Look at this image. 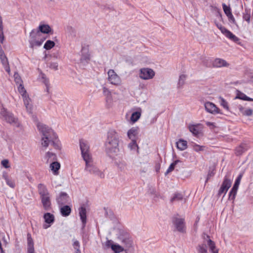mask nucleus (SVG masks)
<instances>
[{
	"instance_id": "6e6d98bb",
	"label": "nucleus",
	"mask_w": 253,
	"mask_h": 253,
	"mask_svg": "<svg viewBox=\"0 0 253 253\" xmlns=\"http://www.w3.org/2000/svg\"><path fill=\"white\" fill-rule=\"evenodd\" d=\"M206 124L207 125V126H214L213 123L210 122H207L206 123Z\"/></svg>"
},
{
	"instance_id": "cd10ccee",
	"label": "nucleus",
	"mask_w": 253,
	"mask_h": 253,
	"mask_svg": "<svg viewBox=\"0 0 253 253\" xmlns=\"http://www.w3.org/2000/svg\"><path fill=\"white\" fill-rule=\"evenodd\" d=\"M34 241L30 234L27 235V252L28 253H35Z\"/></svg>"
},
{
	"instance_id": "393cba45",
	"label": "nucleus",
	"mask_w": 253,
	"mask_h": 253,
	"mask_svg": "<svg viewBox=\"0 0 253 253\" xmlns=\"http://www.w3.org/2000/svg\"><path fill=\"white\" fill-rule=\"evenodd\" d=\"M114 164L118 169L121 171H126L127 170V166L126 162L123 160H114Z\"/></svg>"
},
{
	"instance_id": "7c9ffc66",
	"label": "nucleus",
	"mask_w": 253,
	"mask_h": 253,
	"mask_svg": "<svg viewBox=\"0 0 253 253\" xmlns=\"http://www.w3.org/2000/svg\"><path fill=\"white\" fill-rule=\"evenodd\" d=\"M238 109L241 113L246 116H250L253 113V110L250 108H246L241 105L238 106Z\"/></svg>"
},
{
	"instance_id": "72a5a7b5",
	"label": "nucleus",
	"mask_w": 253,
	"mask_h": 253,
	"mask_svg": "<svg viewBox=\"0 0 253 253\" xmlns=\"http://www.w3.org/2000/svg\"><path fill=\"white\" fill-rule=\"evenodd\" d=\"M176 147L180 151H183L187 148V142L186 140L180 139L176 142Z\"/></svg>"
},
{
	"instance_id": "a211bd4d",
	"label": "nucleus",
	"mask_w": 253,
	"mask_h": 253,
	"mask_svg": "<svg viewBox=\"0 0 253 253\" xmlns=\"http://www.w3.org/2000/svg\"><path fill=\"white\" fill-rule=\"evenodd\" d=\"M56 202L59 205L69 204L71 202V199L65 192H60L56 198Z\"/></svg>"
},
{
	"instance_id": "2eb2a0df",
	"label": "nucleus",
	"mask_w": 253,
	"mask_h": 253,
	"mask_svg": "<svg viewBox=\"0 0 253 253\" xmlns=\"http://www.w3.org/2000/svg\"><path fill=\"white\" fill-rule=\"evenodd\" d=\"M217 27L220 30L221 32L228 39L234 42H238L239 39L235 35L232 33L230 31L227 30L224 27L222 26L221 24H217Z\"/></svg>"
},
{
	"instance_id": "aec40b11",
	"label": "nucleus",
	"mask_w": 253,
	"mask_h": 253,
	"mask_svg": "<svg viewBox=\"0 0 253 253\" xmlns=\"http://www.w3.org/2000/svg\"><path fill=\"white\" fill-rule=\"evenodd\" d=\"M189 131L195 136L200 135L203 130V126L200 124H190L188 126Z\"/></svg>"
},
{
	"instance_id": "6e6552de",
	"label": "nucleus",
	"mask_w": 253,
	"mask_h": 253,
	"mask_svg": "<svg viewBox=\"0 0 253 253\" xmlns=\"http://www.w3.org/2000/svg\"><path fill=\"white\" fill-rule=\"evenodd\" d=\"M84 161L85 163L84 167L85 171L100 178H103L104 177L105 174L104 172L94 165L92 158Z\"/></svg>"
},
{
	"instance_id": "2f4dec72",
	"label": "nucleus",
	"mask_w": 253,
	"mask_h": 253,
	"mask_svg": "<svg viewBox=\"0 0 253 253\" xmlns=\"http://www.w3.org/2000/svg\"><path fill=\"white\" fill-rule=\"evenodd\" d=\"M223 9L225 14L228 17L230 20H234V16L232 14L231 8L229 6L226 5L225 3L222 4Z\"/></svg>"
},
{
	"instance_id": "bb28decb",
	"label": "nucleus",
	"mask_w": 253,
	"mask_h": 253,
	"mask_svg": "<svg viewBox=\"0 0 253 253\" xmlns=\"http://www.w3.org/2000/svg\"><path fill=\"white\" fill-rule=\"evenodd\" d=\"M103 94L105 97L106 103L110 105L112 102V95L111 91L106 87L103 88Z\"/></svg>"
},
{
	"instance_id": "f257e3e1",
	"label": "nucleus",
	"mask_w": 253,
	"mask_h": 253,
	"mask_svg": "<svg viewBox=\"0 0 253 253\" xmlns=\"http://www.w3.org/2000/svg\"><path fill=\"white\" fill-rule=\"evenodd\" d=\"M117 238L122 245L111 240H107L105 243L106 248L111 249L115 253H120L124 251L131 253L134 251L133 242L127 232L120 230Z\"/></svg>"
},
{
	"instance_id": "473e14b6",
	"label": "nucleus",
	"mask_w": 253,
	"mask_h": 253,
	"mask_svg": "<svg viewBox=\"0 0 253 253\" xmlns=\"http://www.w3.org/2000/svg\"><path fill=\"white\" fill-rule=\"evenodd\" d=\"M235 99H239L241 100L249 101H253V99L247 96L244 93L237 90Z\"/></svg>"
},
{
	"instance_id": "58836bf2",
	"label": "nucleus",
	"mask_w": 253,
	"mask_h": 253,
	"mask_svg": "<svg viewBox=\"0 0 253 253\" xmlns=\"http://www.w3.org/2000/svg\"><path fill=\"white\" fill-rule=\"evenodd\" d=\"M192 147L193 149L197 152L204 151L205 150L206 148L205 146L199 145L196 143H192Z\"/></svg>"
},
{
	"instance_id": "de8ad7c7",
	"label": "nucleus",
	"mask_w": 253,
	"mask_h": 253,
	"mask_svg": "<svg viewBox=\"0 0 253 253\" xmlns=\"http://www.w3.org/2000/svg\"><path fill=\"white\" fill-rule=\"evenodd\" d=\"M1 165L3 168L9 169L11 167L9 161L7 159H4L1 161Z\"/></svg>"
},
{
	"instance_id": "f704fd0d",
	"label": "nucleus",
	"mask_w": 253,
	"mask_h": 253,
	"mask_svg": "<svg viewBox=\"0 0 253 253\" xmlns=\"http://www.w3.org/2000/svg\"><path fill=\"white\" fill-rule=\"evenodd\" d=\"M57 157L55 153L48 151L45 155L44 159L47 162L54 161L56 160Z\"/></svg>"
},
{
	"instance_id": "c85d7f7f",
	"label": "nucleus",
	"mask_w": 253,
	"mask_h": 253,
	"mask_svg": "<svg viewBox=\"0 0 253 253\" xmlns=\"http://www.w3.org/2000/svg\"><path fill=\"white\" fill-rule=\"evenodd\" d=\"M79 215L84 226L86 222V211L84 207H82L79 209Z\"/></svg>"
},
{
	"instance_id": "c9c22d12",
	"label": "nucleus",
	"mask_w": 253,
	"mask_h": 253,
	"mask_svg": "<svg viewBox=\"0 0 253 253\" xmlns=\"http://www.w3.org/2000/svg\"><path fill=\"white\" fill-rule=\"evenodd\" d=\"M60 211L62 216H67L70 214L71 209L69 206H64L61 207Z\"/></svg>"
},
{
	"instance_id": "4468645a",
	"label": "nucleus",
	"mask_w": 253,
	"mask_h": 253,
	"mask_svg": "<svg viewBox=\"0 0 253 253\" xmlns=\"http://www.w3.org/2000/svg\"><path fill=\"white\" fill-rule=\"evenodd\" d=\"M172 223L175 229L180 232H184L186 230L184 220L183 218L174 217L172 220Z\"/></svg>"
},
{
	"instance_id": "052dcab7",
	"label": "nucleus",
	"mask_w": 253,
	"mask_h": 253,
	"mask_svg": "<svg viewBox=\"0 0 253 253\" xmlns=\"http://www.w3.org/2000/svg\"><path fill=\"white\" fill-rule=\"evenodd\" d=\"M3 241L5 243V244H7V243L6 241L4 239H3Z\"/></svg>"
},
{
	"instance_id": "20e7f679",
	"label": "nucleus",
	"mask_w": 253,
	"mask_h": 253,
	"mask_svg": "<svg viewBox=\"0 0 253 253\" xmlns=\"http://www.w3.org/2000/svg\"><path fill=\"white\" fill-rule=\"evenodd\" d=\"M37 126L42 134L41 145L42 147L47 148L52 138H55V132L51 128L43 124H39Z\"/></svg>"
},
{
	"instance_id": "7ed1b4c3",
	"label": "nucleus",
	"mask_w": 253,
	"mask_h": 253,
	"mask_svg": "<svg viewBox=\"0 0 253 253\" xmlns=\"http://www.w3.org/2000/svg\"><path fill=\"white\" fill-rule=\"evenodd\" d=\"M14 78L16 84L18 85V92L22 96L26 110L29 114H31L33 108L32 100L22 84V81L21 77L17 73H15L14 75Z\"/></svg>"
},
{
	"instance_id": "13d9d810",
	"label": "nucleus",
	"mask_w": 253,
	"mask_h": 253,
	"mask_svg": "<svg viewBox=\"0 0 253 253\" xmlns=\"http://www.w3.org/2000/svg\"><path fill=\"white\" fill-rule=\"evenodd\" d=\"M245 19L246 20V21H247L248 23L250 22V17L249 16H245Z\"/></svg>"
},
{
	"instance_id": "b1692460",
	"label": "nucleus",
	"mask_w": 253,
	"mask_h": 253,
	"mask_svg": "<svg viewBox=\"0 0 253 253\" xmlns=\"http://www.w3.org/2000/svg\"><path fill=\"white\" fill-rule=\"evenodd\" d=\"M35 31H38L39 33L42 34H49L51 31V27L46 24L41 23L37 29H34Z\"/></svg>"
},
{
	"instance_id": "a18cd8bd",
	"label": "nucleus",
	"mask_w": 253,
	"mask_h": 253,
	"mask_svg": "<svg viewBox=\"0 0 253 253\" xmlns=\"http://www.w3.org/2000/svg\"><path fill=\"white\" fill-rule=\"evenodd\" d=\"M6 184L10 188H14L15 186V180L11 177H9L5 180Z\"/></svg>"
},
{
	"instance_id": "09e8293b",
	"label": "nucleus",
	"mask_w": 253,
	"mask_h": 253,
	"mask_svg": "<svg viewBox=\"0 0 253 253\" xmlns=\"http://www.w3.org/2000/svg\"><path fill=\"white\" fill-rule=\"evenodd\" d=\"M183 198L182 195L179 193L174 194L173 197L171 199V201H174L176 200H182Z\"/></svg>"
},
{
	"instance_id": "bf43d9fd",
	"label": "nucleus",
	"mask_w": 253,
	"mask_h": 253,
	"mask_svg": "<svg viewBox=\"0 0 253 253\" xmlns=\"http://www.w3.org/2000/svg\"><path fill=\"white\" fill-rule=\"evenodd\" d=\"M89 56H88V55H87V56L86 57L85 59L88 60V59H89Z\"/></svg>"
},
{
	"instance_id": "e433bc0d",
	"label": "nucleus",
	"mask_w": 253,
	"mask_h": 253,
	"mask_svg": "<svg viewBox=\"0 0 253 253\" xmlns=\"http://www.w3.org/2000/svg\"><path fill=\"white\" fill-rule=\"evenodd\" d=\"M131 141L128 144V148L133 152L137 153L138 151V146L136 143V140Z\"/></svg>"
},
{
	"instance_id": "dca6fc26",
	"label": "nucleus",
	"mask_w": 253,
	"mask_h": 253,
	"mask_svg": "<svg viewBox=\"0 0 253 253\" xmlns=\"http://www.w3.org/2000/svg\"><path fill=\"white\" fill-rule=\"evenodd\" d=\"M205 108L206 111L210 114H221V111L214 103L208 101L205 103Z\"/></svg>"
},
{
	"instance_id": "39448f33",
	"label": "nucleus",
	"mask_w": 253,
	"mask_h": 253,
	"mask_svg": "<svg viewBox=\"0 0 253 253\" xmlns=\"http://www.w3.org/2000/svg\"><path fill=\"white\" fill-rule=\"evenodd\" d=\"M203 239V243L199 244L196 248L198 253H208L207 246L211 253H218V249L215 243L210 239L209 236L205 235Z\"/></svg>"
},
{
	"instance_id": "f03ea898",
	"label": "nucleus",
	"mask_w": 253,
	"mask_h": 253,
	"mask_svg": "<svg viewBox=\"0 0 253 253\" xmlns=\"http://www.w3.org/2000/svg\"><path fill=\"white\" fill-rule=\"evenodd\" d=\"M119 139L117 133L114 130L108 132L105 143L106 151L110 157L113 158L120 151L119 148Z\"/></svg>"
},
{
	"instance_id": "0eeeda50",
	"label": "nucleus",
	"mask_w": 253,
	"mask_h": 253,
	"mask_svg": "<svg viewBox=\"0 0 253 253\" xmlns=\"http://www.w3.org/2000/svg\"><path fill=\"white\" fill-rule=\"evenodd\" d=\"M46 38L38 31L33 29L29 35V46L34 48L40 47L45 40Z\"/></svg>"
},
{
	"instance_id": "5fc2aeb1",
	"label": "nucleus",
	"mask_w": 253,
	"mask_h": 253,
	"mask_svg": "<svg viewBox=\"0 0 253 253\" xmlns=\"http://www.w3.org/2000/svg\"><path fill=\"white\" fill-rule=\"evenodd\" d=\"M240 182H241L240 181L236 180L233 186L234 187H236L237 188H239V186L240 185Z\"/></svg>"
},
{
	"instance_id": "a878e982",
	"label": "nucleus",
	"mask_w": 253,
	"mask_h": 253,
	"mask_svg": "<svg viewBox=\"0 0 253 253\" xmlns=\"http://www.w3.org/2000/svg\"><path fill=\"white\" fill-rule=\"evenodd\" d=\"M60 168V164L59 163L54 161L52 162L49 166V169L52 173L55 175L59 174V170Z\"/></svg>"
},
{
	"instance_id": "79ce46f5",
	"label": "nucleus",
	"mask_w": 253,
	"mask_h": 253,
	"mask_svg": "<svg viewBox=\"0 0 253 253\" xmlns=\"http://www.w3.org/2000/svg\"><path fill=\"white\" fill-rule=\"evenodd\" d=\"M181 161L179 160H176L175 161H174L172 163H171L170 164V165L169 166V168L168 169L166 172V174H168L170 172H171L174 169V168L175 167V166L178 163H180Z\"/></svg>"
},
{
	"instance_id": "c03bdc74",
	"label": "nucleus",
	"mask_w": 253,
	"mask_h": 253,
	"mask_svg": "<svg viewBox=\"0 0 253 253\" xmlns=\"http://www.w3.org/2000/svg\"><path fill=\"white\" fill-rule=\"evenodd\" d=\"M73 246L75 250V253H81L80 250V245L79 241L76 240H73Z\"/></svg>"
},
{
	"instance_id": "423d86ee",
	"label": "nucleus",
	"mask_w": 253,
	"mask_h": 253,
	"mask_svg": "<svg viewBox=\"0 0 253 253\" xmlns=\"http://www.w3.org/2000/svg\"><path fill=\"white\" fill-rule=\"evenodd\" d=\"M38 191L41 196L42 203L45 210L51 209L50 195L45 185L40 183L38 186Z\"/></svg>"
},
{
	"instance_id": "5701e85b",
	"label": "nucleus",
	"mask_w": 253,
	"mask_h": 253,
	"mask_svg": "<svg viewBox=\"0 0 253 253\" xmlns=\"http://www.w3.org/2000/svg\"><path fill=\"white\" fill-rule=\"evenodd\" d=\"M212 65L215 68H221L223 67H227L229 64L224 59L217 58L213 59L212 61Z\"/></svg>"
},
{
	"instance_id": "9d476101",
	"label": "nucleus",
	"mask_w": 253,
	"mask_h": 253,
	"mask_svg": "<svg viewBox=\"0 0 253 253\" xmlns=\"http://www.w3.org/2000/svg\"><path fill=\"white\" fill-rule=\"evenodd\" d=\"M80 146L82 153V157L83 160H86L92 158V156L89 152V147L87 141L81 140L80 141Z\"/></svg>"
},
{
	"instance_id": "4c0bfd02",
	"label": "nucleus",
	"mask_w": 253,
	"mask_h": 253,
	"mask_svg": "<svg viewBox=\"0 0 253 253\" xmlns=\"http://www.w3.org/2000/svg\"><path fill=\"white\" fill-rule=\"evenodd\" d=\"M51 142H52V145L55 149L57 150H60L61 149V145L56 133L55 138H52Z\"/></svg>"
},
{
	"instance_id": "8fccbe9b",
	"label": "nucleus",
	"mask_w": 253,
	"mask_h": 253,
	"mask_svg": "<svg viewBox=\"0 0 253 253\" xmlns=\"http://www.w3.org/2000/svg\"><path fill=\"white\" fill-rule=\"evenodd\" d=\"M2 177L5 180L10 177L9 176L7 172H6V171H3L2 173Z\"/></svg>"
},
{
	"instance_id": "4d7b16f0",
	"label": "nucleus",
	"mask_w": 253,
	"mask_h": 253,
	"mask_svg": "<svg viewBox=\"0 0 253 253\" xmlns=\"http://www.w3.org/2000/svg\"><path fill=\"white\" fill-rule=\"evenodd\" d=\"M242 174H240L237 177V178H236V180H239V181H241V180L242 179Z\"/></svg>"
},
{
	"instance_id": "6ab92c4d",
	"label": "nucleus",
	"mask_w": 253,
	"mask_h": 253,
	"mask_svg": "<svg viewBox=\"0 0 253 253\" xmlns=\"http://www.w3.org/2000/svg\"><path fill=\"white\" fill-rule=\"evenodd\" d=\"M3 42H0V60L3 67L4 68L5 70L9 74L10 70L9 66L8 61L6 56L4 53V51L1 47V44Z\"/></svg>"
},
{
	"instance_id": "4be33fe9",
	"label": "nucleus",
	"mask_w": 253,
	"mask_h": 253,
	"mask_svg": "<svg viewBox=\"0 0 253 253\" xmlns=\"http://www.w3.org/2000/svg\"><path fill=\"white\" fill-rule=\"evenodd\" d=\"M139 129L138 127L134 126L128 130L127 136L131 140H136L139 133Z\"/></svg>"
},
{
	"instance_id": "3c124183",
	"label": "nucleus",
	"mask_w": 253,
	"mask_h": 253,
	"mask_svg": "<svg viewBox=\"0 0 253 253\" xmlns=\"http://www.w3.org/2000/svg\"><path fill=\"white\" fill-rule=\"evenodd\" d=\"M58 64L57 63H52L50 64V68L54 70H57L58 69Z\"/></svg>"
},
{
	"instance_id": "1a4fd4ad",
	"label": "nucleus",
	"mask_w": 253,
	"mask_h": 253,
	"mask_svg": "<svg viewBox=\"0 0 253 253\" xmlns=\"http://www.w3.org/2000/svg\"><path fill=\"white\" fill-rule=\"evenodd\" d=\"M0 114L3 119L7 123L12 124L15 126H19L17 119L14 117L11 113L7 111L5 109L3 108L1 110Z\"/></svg>"
},
{
	"instance_id": "412c9836",
	"label": "nucleus",
	"mask_w": 253,
	"mask_h": 253,
	"mask_svg": "<svg viewBox=\"0 0 253 253\" xmlns=\"http://www.w3.org/2000/svg\"><path fill=\"white\" fill-rule=\"evenodd\" d=\"M231 183L232 181L225 177L222 184L219 190L218 195H221V194H223V196H224L230 187Z\"/></svg>"
},
{
	"instance_id": "f8f14e48",
	"label": "nucleus",
	"mask_w": 253,
	"mask_h": 253,
	"mask_svg": "<svg viewBox=\"0 0 253 253\" xmlns=\"http://www.w3.org/2000/svg\"><path fill=\"white\" fill-rule=\"evenodd\" d=\"M107 74L108 81L111 84L116 86L121 85L122 80L114 70L110 69L108 71Z\"/></svg>"
},
{
	"instance_id": "a19ab883",
	"label": "nucleus",
	"mask_w": 253,
	"mask_h": 253,
	"mask_svg": "<svg viewBox=\"0 0 253 253\" xmlns=\"http://www.w3.org/2000/svg\"><path fill=\"white\" fill-rule=\"evenodd\" d=\"M220 105L225 110H229V106L228 102L222 97H219Z\"/></svg>"
},
{
	"instance_id": "49530a36",
	"label": "nucleus",
	"mask_w": 253,
	"mask_h": 253,
	"mask_svg": "<svg viewBox=\"0 0 253 253\" xmlns=\"http://www.w3.org/2000/svg\"><path fill=\"white\" fill-rule=\"evenodd\" d=\"M3 40L2 20L1 17L0 16V42H3Z\"/></svg>"
},
{
	"instance_id": "37998d69",
	"label": "nucleus",
	"mask_w": 253,
	"mask_h": 253,
	"mask_svg": "<svg viewBox=\"0 0 253 253\" xmlns=\"http://www.w3.org/2000/svg\"><path fill=\"white\" fill-rule=\"evenodd\" d=\"M238 188L233 186L229 194V198L234 200L236 197Z\"/></svg>"
},
{
	"instance_id": "864d4df0",
	"label": "nucleus",
	"mask_w": 253,
	"mask_h": 253,
	"mask_svg": "<svg viewBox=\"0 0 253 253\" xmlns=\"http://www.w3.org/2000/svg\"><path fill=\"white\" fill-rule=\"evenodd\" d=\"M236 151L238 155L241 154L243 152L242 147H239V148H237Z\"/></svg>"
},
{
	"instance_id": "680f3d73",
	"label": "nucleus",
	"mask_w": 253,
	"mask_h": 253,
	"mask_svg": "<svg viewBox=\"0 0 253 253\" xmlns=\"http://www.w3.org/2000/svg\"><path fill=\"white\" fill-rule=\"evenodd\" d=\"M127 116H128V114L127 113V114H126V117H127Z\"/></svg>"
},
{
	"instance_id": "ddd939ff",
	"label": "nucleus",
	"mask_w": 253,
	"mask_h": 253,
	"mask_svg": "<svg viewBox=\"0 0 253 253\" xmlns=\"http://www.w3.org/2000/svg\"><path fill=\"white\" fill-rule=\"evenodd\" d=\"M44 223L42 225V227L44 229H46L53 224L55 221L54 215L50 213L46 212L43 215Z\"/></svg>"
},
{
	"instance_id": "9b49d317",
	"label": "nucleus",
	"mask_w": 253,
	"mask_h": 253,
	"mask_svg": "<svg viewBox=\"0 0 253 253\" xmlns=\"http://www.w3.org/2000/svg\"><path fill=\"white\" fill-rule=\"evenodd\" d=\"M155 76V71L149 68H143L140 69L139 77L144 80L152 79Z\"/></svg>"
},
{
	"instance_id": "f3484780",
	"label": "nucleus",
	"mask_w": 253,
	"mask_h": 253,
	"mask_svg": "<svg viewBox=\"0 0 253 253\" xmlns=\"http://www.w3.org/2000/svg\"><path fill=\"white\" fill-rule=\"evenodd\" d=\"M142 109L140 107L133 108L131 110V114L129 122L131 124H134L138 121L141 116Z\"/></svg>"
},
{
	"instance_id": "c756f323",
	"label": "nucleus",
	"mask_w": 253,
	"mask_h": 253,
	"mask_svg": "<svg viewBox=\"0 0 253 253\" xmlns=\"http://www.w3.org/2000/svg\"><path fill=\"white\" fill-rule=\"evenodd\" d=\"M187 78V76L185 74H182L179 75L177 84V88L181 89L183 87L184 84L186 83Z\"/></svg>"
},
{
	"instance_id": "ea45409f",
	"label": "nucleus",
	"mask_w": 253,
	"mask_h": 253,
	"mask_svg": "<svg viewBox=\"0 0 253 253\" xmlns=\"http://www.w3.org/2000/svg\"><path fill=\"white\" fill-rule=\"evenodd\" d=\"M55 42L51 40H47L43 45V48L46 50H49L55 46Z\"/></svg>"
},
{
	"instance_id": "603ef678",
	"label": "nucleus",
	"mask_w": 253,
	"mask_h": 253,
	"mask_svg": "<svg viewBox=\"0 0 253 253\" xmlns=\"http://www.w3.org/2000/svg\"><path fill=\"white\" fill-rule=\"evenodd\" d=\"M42 78L43 80V82L46 85V86H48V84H49V82L48 81V80H47L45 77H44V76L43 75H42Z\"/></svg>"
}]
</instances>
